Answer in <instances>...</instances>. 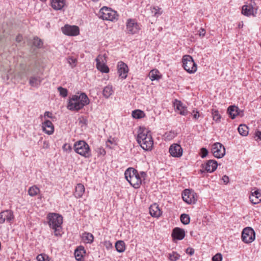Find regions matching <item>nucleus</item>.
<instances>
[{
	"label": "nucleus",
	"instance_id": "a18cd8bd",
	"mask_svg": "<svg viewBox=\"0 0 261 261\" xmlns=\"http://www.w3.org/2000/svg\"><path fill=\"white\" fill-rule=\"evenodd\" d=\"M139 176L141 180H142V182L145 179L147 175L145 172H141L139 173Z\"/></svg>",
	"mask_w": 261,
	"mask_h": 261
},
{
	"label": "nucleus",
	"instance_id": "e433bc0d",
	"mask_svg": "<svg viewBox=\"0 0 261 261\" xmlns=\"http://www.w3.org/2000/svg\"><path fill=\"white\" fill-rule=\"evenodd\" d=\"M67 62L71 67L72 68L75 67L76 66L77 60L76 58L72 57H69L67 58Z\"/></svg>",
	"mask_w": 261,
	"mask_h": 261
},
{
	"label": "nucleus",
	"instance_id": "ea45409f",
	"mask_svg": "<svg viewBox=\"0 0 261 261\" xmlns=\"http://www.w3.org/2000/svg\"><path fill=\"white\" fill-rule=\"evenodd\" d=\"M161 8L159 7H153L151 8V13L153 14L154 16L158 17L161 15L162 13V12L161 11Z\"/></svg>",
	"mask_w": 261,
	"mask_h": 261
},
{
	"label": "nucleus",
	"instance_id": "052dcab7",
	"mask_svg": "<svg viewBox=\"0 0 261 261\" xmlns=\"http://www.w3.org/2000/svg\"><path fill=\"white\" fill-rule=\"evenodd\" d=\"M41 1H42V2H45L46 0H40Z\"/></svg>",
	"mask_w": 261,
	"mask_h": 261
},
{
	"label": "nucleus",
	"instance_id": "4468645a",
	"mask_svg": "<svg viewBox=\"0 0 261 261\" xmlns=\"http://www.w3.org/2000/svg\"><path fill=\"white\" fill-rule=\"evenodd\" d=\"M63 33L68 36H76L79 34V28L75 25H65L62 28Z\"/></svg>",
	"mask_w": 261,
	"mask_h": 261
},
{
	"label": "nucleus",
	"instance_id": "f257e3e1",
	"mask_svg": "<svg viewBox=\"0 0 261 261\" xmlns=\"http://www.w3.org/2000/svg\"><path fill=\"white\" fill-rule=\"evenodd\" d=\"M137 141L145 150H149L152 148L153 141L151 132L145 127H139Z\"/></svg>",
	"mask_w": 261,
	"mask_h": 261
},
{
	"label": "nucleus",
	"instance_id": "412c9836",
	"mask_svg": "<svg viewBox=\"0 0 261 261\" xmlns=\"http://www.w3.org/2000/svg\"><path fill=\"white\" fill-rule=\"evenodd\" d=\"M43 130L48 135H51L54 133V126L50 120H46L42 123Z\"/></svg>",
	"mask_w": 261,
	"mask_h": 261
},
{
	"label": "nucleus",
	"instance_id": "6ab92c4d",
	"mask_svg": "<svg viewBox=\"0 0 261 261\" xmlns=\"http://www.w3.org/2000/svg\"><path fill=\"white\" fill-rule=\"evenodd\" d=\"M117 68L119 76L123 79H125L128 71L127 65L123 62H119L117 65Z\"/></svg>",
	"mask_w": 261,
	"mask_h": 261
},
{
	"label": "nucleus",
	"instance_id": "79ce46f5",
	"mask_svg": "<svg viewBox=\"0 0 261 261\" xmlns=\"http://www.w3.org/2000/svg\"><path fill=\"white\" fill-rule=\"evenodd\" d=\"M58 90L60 93V95L63 97H66L67 96L68 91L66 88L59 87Z\"/></svg>",
	"mask_w": 261,
	"mask_h": 261
},
{
	"label": "nucleus",
	"instance_id": "37998d69",
	"mask_svg": "<svg viewBox=\"0 0 261 261\" xmlns=\"http://www.w3.org/2000/svg\"><path fill=\"white\" fill-rule=\"evenodd\" d=\"M222 255L221 253H217L215 255H214L212 258L213 261H222Z\"/></svg>",
	"mask_w": 261,
	"mask_h": 261
},
{
	"label": "nucleus",
	"instance_id": "423d86ee",
	"mask_svg": "<svg viewBox=\"0 0 261 261\" xmlns=\"http://www.w3.org/2000/svg\"><path fill=\"white\" fill-rule=\"evenodd\" d=\"M99 17L103 20L114 21L118 19L117 12L110 8L103 7L99 12Z\"/></svg>",
	"mask_w": 261,
	"mask_h": 261
},
{
	"label": "nucleus",
	"instance_id": "c03bdc74",
	"mask_svg": "<svg viewBox=\"0 0 261 261\" xmlns=\"http://www.w3.org/2000/svg\"><path fill=\"white\" fill-rule=\"evenodd\" d=\"M208 154V151L205 148H202L200 150V156L202 158H205Z\"/></svg>",
	"mask_w": 261,
	"mask_h": 261
},
{
	"label": "nucleus",
	"instance_id": "bb28decb",
	"mask_svg": "<svg viewBox=\"0 0 261 261\" xmlns=\"http://www.w3.org/2000/svg\"><path fill=\"white\" fill-rule=\"evenodd\" d=\"M85 192V187L82 184H78L75 188L74 196L77 198H81Z\"/></svg>",
	"mask_w": 261,
	"mask_h": 261
},
{
	"label": "nucleus",
	"instance_id": "13d9d810",
	"mask_svg": "<svg viewBox=\"0 0 261 261\" xmlns=\"http://www.w3.org/2000/svg\"><path fill=\"white\" fill-rule=\"evenodd\" d=\"M94 2H97L98 1V0H92Z\"/></svg>",
	"mask_w": 261,
	"mask_h": 261
},
{
	"label": "nucleus",
	"instance_id": "f03ea898",
	"mask_svg": "<svg viewBox=\"0 0 261 261\" xmlns=\"http://www.w3.org/2000/svg\"><path fill=\"white\" fill-rule=\"evenodd\" d=\"M89 99L85 93L74 95L69 99L67 108L71 111H79L89 103Z\"/></svg>",
	"mask_w": 261,
	"mask_h": 261
},
{
	"label": "nucleus",
	"instance_id": "393cba45",
	"mask_svg": "<svg viewBox=\"0 0 261 261\" xmlns=\"http://www.w3.org/2000/svg\"><path fill=\"white\" fill-rule=\"evenodd\" d=\"M86 253L84 247L83 246L78 247L74 251L75 258L78 261H81L84 255Z\"/></svg>",
	"mask_w": 261,
	"mask_h": 261
},
{
	"label": "nucleus",
	"instance_id": "f8f14e48",
	"mask_svg": "<svg viewBox=\"0 0 261 261\" xmlns=\"http://www.w3.org/2000/svg\"><path fill=\"white\" fill-rule=\"evenodd\" d=\"M212 152L215 157L221 158L225 154V149L221 143L217 142L213 145Z\"/></svg>",
	"mask_w": 261,
	"mask_h": 261
},
{
	"label": "nucleus",
	"instance_id": "aec40b11",
	"mask_svg": "<svg viewBox=\"0 0 261 261\" xmlns=\"http://www.w3.org/2000/svg\"><path fill=\"white\" fill-rule=\"evenodd\" d=\"M185 236V232L183 229L179 227H175L173 229L172 237L173 240H182Z\"/></svg>",
	"mask_w": 261,
	"mask_h": 261
},
{
	"label": "nucleus",
	"instance_id": "20e7f679",
	"mask_svg": "<svg viewBox=\"0 0 261 261\" xmlns=\"http://www.w3.org/2000/svg\"><path fill=\"white\" fill-rule=\"evenodd\" d=\"M124 175L126 179L135 189L139 188L142 184V180L140 179L138 171L133 168H128Z\"/></svg>",
	"mask_w": 261,
	"mask_h": 261
},
{
	"label": "nucleus",
	"instance_id": "c85d7f7f",
	"mask_svg": "<svg viewBox=\"0 0 261 261\" xmlns=\"http://www.w3.org/2000/svg\"><path fill=\"white\" fill-rule=\"evenodd\" d=\"M42 80L39 76H33L30 77L29 83L32 86H36L41 83Z\"/></svg>",
	"mask_w": 261,
	"mask_h": 261
},
{
	"label": "nucleus",
	"instance_id": "473e14b6",
	"mask_svg": "<svg viewBox=\"0 0 261 261\" xmlns=\"http://www.w3.org/2000/svg\"><path fill=\"white\" fill-rule=\"evenodd\" d=\"M132 116L135 119H140L145 116V113L140 110H136L132 112Z\"/></svg>",
	"mask_w": 261,
	"mask_h": 261
},
{
	"label": "nucleus",
	"instance_id": "09e8293b",
	"mask_svg": "<svg viewBox=\"0 0 261 261\" xmlns=\"http://www.w3.org/2000/svg\"><path fill=\"white\" fill-rule=\"evenodd\" d=\"M23 40V37L21 35H18L16 37V39H15V40L18 43H20Z\"/></svg>",
	"mask_w": 261,
	"mask_h": 261
},
{
	"label": "nucleus",
	"instance_id": "3c124183",
	"mask_svg": "<svg viewBox=\"0 0 261 261\" xmlns=\"http://www.w3.org/2000/svg\"><path fill=\"white\" fill-rule=\"evenodd\" d=\"M44 117H47L48 118H52V114L48 111H46L44 113Z\"/></svg>",
	"mask_w": 261,
	"mask_h": 261
},
{
	"label": "nucleus",
	"instance_id": "5701e85b",
	"mask_svg": "<svg viewBox=\"0 0 261 261\" xmlns=\"http://www.w3.org/2000/svg\"><path fill=\"white\" fill-rule=\"evenodd\" d=\"M51 5L54 9L60 10L65 5V0H52Z\"/></svg>",
	"mask_w": 261,
	"mask_h": 261
},
{
	"label": "nucleus",
	"instance_id": "5fc2aeb1",
	"mask_svg": "<svg viewBox=\"0 0 261 261\" xmlns=\"http://www.w3.org/2000/svg\"><path fill=\"white\" fill-rule=\"evenodd\" d=\"M243 23H242H242H239V25H238V26H239V28H242V27H243Z\"/></svg>",
	"mask_w": 261,
	"mask_h": 261
},
{
	"label": "nucleus",
	"instance_id": "a19ab883",
	"mask_svg": "<svg viewBox=\"0 0 261 261\" xmlns=\"http://www.w3.org/2000/svg\"><path fill=\"white\" fill-rule=\"evenodd\" d=\"M212 115L213 120L216 122H219L220 121L221 115L219 113V112L217 110H212Z\"/></svg>",
	"mask_w": 261,
	"mask_h": 261
},
{
	"label": "nucleus",
	"instance_id": "f704fd0d",
	"mask_svg": "<svg viewBox=\"0 0 261 261\" xmlns=\"http://www.w3.org/2000/svg\"><path fill=\"white\" fill-rule=\"evenodd\" d=\"M39 192V189L36 186L30 187L28 190L29 195L31 196H35L37 195Z\"/></svg>",
	"mask_w": 261,
	"mask_h": 261
},
{
	"label": "nucleus",
	"instance_id": "58836bf2",
	"mask_svg": "<svg viewBox=\"0 0 261 261\" xmlns=\"http://www.w3.org/2000/svg\"><path fill=\"white\" fill-rule=\"evenodd\" d=\"M180 255L176 252L173 251L172 253L169 254V259L171 261H176L180 257Z\"/></svg>",
	"mask_w": 261,
	"mask_h": 261
},
{
	"label": "nucleus",
	"instance_id": "7ed1b4c3",
	"mask_svg": "<svg viewBox=\"0 0 261 261\" xmlns=\"http://www.w3.org/2000/svg\"><path fill=\"white\" fill-rule=\"evenodd\" d=\"M49 226L54 230L56 236H61L63 217L56 213L49 214L47 216Z\"/></svg>",
	"mask_w": 261,
	"mask_h": 261
},
{
	"label": "nucleus",
	"instance_id": "0eeeda50",
	"mask_svg": "<svg viewBox=\"0 0 261 261\" xmlns=\"http://www.w3.org/2000/svg\"><path fill=\"white\" fill-rule=\"evenodd\" d=\"M183 67L184 69L188 73H195L197 67L196 64L194 62L193 58L190 55H185L182 59Z\"/></svg>",
	"mask_w": 261,
	"mask_h": 261
},
{
	"label": "nucleus",
	"instance_id": "c9c22d12",
	"mask_svg": "<svg viewBox=\"0 0 261 261\" xmlns=\"http://www.w3.org/2000/svg\"><path fill=\"white\" fill-rule=\"evenodd\" d=\"M180 221L185 225L188 224L190 221V218L188 215L182 214L180 216Z\"/></svg>",
	"mask_w": 261,
	"mask_h": 261
},
{
	"label": "nucleus",
	"instance_id": "de8ad7c7",
	"mask_svg": "<svg viewBox=\"0 0 261 261\" xmlns=\"http://www.w3.org/2000/svg\"><path fill=\"white\" fill-rule=\"evenodd\" d=\"M222 179L225 184H228L229 181V177L225 175L223 176Z\"/></svg>",
	"mask_w": 261,
	"mask_h": 261
},
{
	"label": "nucleus",
	"instance_id": "9d476101",
	"mask_svg": "<svg viewBox=\"0 0 261 261\" xmlns=\"http://www.w3.org/2000/svg\"><path fill=\"white\" fill-rule=\"evenodd\" d=\"M106 56L98 55L96 59V67L98 70L103 73H108L109 69L108 67L106 65L105 62L106 61Z\"/></svg>",
	"mask_w": 261,
	"mask_h": 261
},
{
	"label": "nucleus",
	"instance_id": "f3484780",
	"mask_svg": "<svg viewBox=\"0 0 261 261\" xmlns=\"http://www.w3.org/2000/svg\"><path fill=\"white\" fill-rule=\"evenodd\" d=\"M13 219L14 215L13 212L10 210L4 211L0 213V224L4 223L5 220L11 222Z\"/></svg>",
	"mask_w": 261,
	"mask_h": 261
},
{
	"label": "nucleus",
	"instance_id": "dca6fc26",
	"mask_svg": "<svg viewBox=\"0 0 261 261\" xmlns=\"http://www.w3.org/2000/svg\"><path fill=\"white\" fill-rule=\"evenodd\" d=\"M227 113L232 119H234L237 116H239L241 117L244 116V111L239 109V108L236 106H229L227 109Z\"/></svg>",
	"mask_w": 261,
	"mask_h": 261
},
{
	"label": "nucleus",
	"instance_id": "bf43d9fd",
	"mask_svg": "<svg viewBox=\"0 0 261 261\" xmlns=\"http://www.w3.org/2000/svg\"><path fill=\"white\" fill-rule=\"evenodd\" d=\"M108 243L109 245H111V246L112 245V244H111L109 242H106V243Z\"/></svg>",
	"mask_w": 261,
	"mask_h": 261
},
{
	"label": "nucleus",
	"instance_id": "1a4fd4ad",
	"mask_svg": "<svg viewBox=\"0 0 261 261\" xmlns=\"http://www.w3.org/2000/svg\"><path fill=\"white\" fill-rule=\"evenodd\" d=\"M255 237V233L251 227H246L242 231V239L245 243H250L253 242Z\"/></svg>",
	"mask_w": 261,
	"mask_h": 261
},
{
	"label": "nucleus",
	"instance_id": "7c9ffc66",
	"mask_svg": "<svg viewBox=\"0 0 261 261\" xmlns=\"http://www.w3.org/2000/svg\"><path fill=\"white\" fill-rule=\"evenodd\" d=\"M113 88L111 85L106 86L103 90V95L106 98H109L113 93Z\"/></svg>",
	"mask_w": 261,
	"mask_h": 261
},
{
	"label": "nucleus",
	"instance_id": "c756f323",
	"mask_svg": "<svg viewBox=\"0 0 261 261\" xmlns=\"http://www.w3.org/2000/svg\"><path fill=\"white\" fill-rule=\"evenodd\" d=\"M238 130L239 134L243 136H247L248 134L249 128L245 124H240Z\"/></svg>",
	"mask_w": 261,
	"mask_h": 261
},
{
	"label": "nucleus",
	"instance_id": "39448f33",
	"mask_svg": "<svg viewBox=\"0 0 261 261\" xmlns=\"http://www.w3.org/2000/svg\"><path fill=\"white\" fill-rule=\"evenodd\" d=\"M73 148L76 153L86 158H89L91 156L89 146L85 141L80 140L76 142Z\"/></svg>",
	"mask_w": 261,
	"mask_h": 261
},
{
	"label": "nucleus",
	"instance_id": "680f3d73",
	"mask_svg": "<svg viewBox=\"0 0 261 261\" xmlns=\"http://www.w3.org/2000/svg\"><path fill=\"white\" fill-rule=\"evenodd\" d=\"M260 47H261V43H260Z\"/></svg>",
	"mask_w": 261,
	"mask_h": 261
},
{
	"label": "nucleus",
	"instance_id": "b1692460",
	"mask_svg": "<svg viewBox=\"0 0 261 261\" xmlns=\"http://www.w3.org/2000/svg\"><path fill=\"white\" fill-rule=\"evenodd\" d=\"M174 107L177 110L179 111V114L186 116L188 114V111L186 108L184 107L180 101L176 100L174 103Z\"/></svg>",
	"mask_w": 261,
	"mask_h": 261
},
{
	"label": "nucleus",
	"instance_id": "cd10ccee",
	"mask_svg": "<svg viewBox=\"0 0 261 261\" xmlns=\"http://www.w3.org/2000/svg\"><path fill=\"white\" fill-rule=\"evenodd\" d=\"M82 239L84 242L91 244L93 242L94 237L92 233L85 232L82 234Z\"/></svg>",
	"mask_w": 261,
	"mask_h": 261
},
{
	"label": "nucleus",
	"instance_id": "ddd939ff",
	"mask_svg": "<svg viewBox=\"0 0 261 261\" xmlns=\"http://www.w3.org/2000/svg\"><path fill=\"white\" fill-rule=\"evenodd\" d=\"M218 166L217 162L215 160H210L207 161L205 164H203L201 165V167L203 170H200V171L201 173H203L204 171L207 172L212 173L215 171Z\"/></svg>",
	"mask_w": 261,
	"mask_h": 261
},
{
	"label": "nucleus",
	"instance_id": "2f4dec72",
	"mask_svg": "<svg viewBox=\"0 0 261 261\" xmlns=\"http://www.w3.org/2000/svg\"><path fill=\"white\" fill-rule=\"evenodd\" d=\"M115 248L118 252H123L125 250V244L122 241H118L115 244Z\"/></svg>",
	"mask_w": 261,
	"mask_h": 261
},
{
	"label": "nucleus",
	"instance_id": "9b49d317",
	"mask_svg": "<svg viewBox=\"0 0 261 261\" xmlns=\"http://www.w3.org/2000/svg\"><path fill=\"white\" fill-rule=\"evenodd\" d=\"M140 30L139 24L134 19H129L126 22L127 33L131 35L137 34Z\"/></svg>",
	"mask_w": 261,
	"mask_h": 261
},
{
	"label": "nucleus",
	"instance_id": "603ef678",
	"mask_svg": "<svg viewBox=\"0 0 261 261\" xmlns=\"http://www.w3.org/2000/svg\"><path fill=\"white\" fill-rule=\"evenodd\" d=\"M255 136L258 138V139L261 140V132L257 130L255 132Z\"/></svg>",
	"mask_w": 261,
	"mask_h": 261
},
{
	"label": "nucleus",
	"instance_id": "4c0bfd02",
	"mask_svg": "<svg viewBox=\"0 0 261 261\" xmlns=\"http://www.w3.org/2000/svg\"><path fill=\"white\" fill-rule=\"evenodd\" d=\"M33 44L37 48H41L43 45V42L38 37H36L34 38Z\"/></svg>",
	"mask_w": 261,
	"mask_h": 261
},
{
	"label": "nucleus",
	"instance_id": "4d7b16f0",
	"mask_svg": "<svg viewBox=\"0 0 261 261\" xmlns=\"http://www.w3.org/2000/svg\"><path fill=\"white\" fill-rule=\"evenodd\" d=\"M66 145H67L66 144H65L63 146V149L65 150H67V147H66Z\"/></svg>",
	"mask_w": 261,
	"mask_h": 261
},
{
	"label": "nucleus",
	"instance_id": "a878e982",
	"mask_svg": "<svg viewBox=\"0 0 261 261\" xmlns=\"http://www.w3.org/2000/svg\"><path fill=\"white\" fill-rule=\"evenodd\" d=\"M249 199L253 204H257L261 200V194L258 191H255L252 193L249 197Z\"/></svg>",
	"mask_w": 261,
	"mask_h": 261
},
{
	"label": "nucleus",
	"instance_id": "6e6d98bb",
	"mask_svg": "<svg viewBox=\"0 0 261 261\" xmlns=\"http://www.w3.org/2000/svg\"><path fill=\"white\" fill-rule=\"evenodd\" d=\"M69 149L70 151L71 150V149H72L71 147L69 145H68V149Z\"/></svg>",
	"mask_w": 261,
	"mask_h": 261
},
{
	"label": "nucleus",
	"instance_id": "a211bd4d",
	"mask_svg": "<svg viewBox=\"0 0 261 261\" xmlns=\"http://www.w3.org/2000/svg\"><path fill=\"white\" fill-rule=\"evenodd\" d=\"M254 5H255V3L251 1L249 4L244 5L242 7V13L247 16L251 15L254 16V8H253Z\"/></svg>",
	"mask_w": 261,
	"mask_h": 261
},
{
	"label": "nucleus",
	"instance_id": "2eb2a0df",
	"mask_svg": "<svg viewBox=\"0 0 261 261\" xmlns=\"http://www.w3.org/2000/svg\"><path fill=\"white\" fill-rule=\"evenodd\" d=\"M169 152L173 157L179 158L182 155L183 150L180 145L173 144L170 146Z\"/></svg>",
	"mask_w": 261,
	"mask_h": 261
},
{
	"label": "nucleus",
	"instance_id": "4be33fe9",
	"mask_svg": "<svg viewBox=\"0 0 261 261\" xmlns=\"http://www.w3.org/2000/svg\"><path fill=\"white\" fill-rule=\"evenodd\" d=\"M149 213L151 216L154 217H159L162 214V212L160 210L158 205L156 203H154L150 206Z\"/></svg>",
	"mask_w": 261,
	"mask_h": 261
},
{
	"label": "nucleus",
	"instance_id": "864d4df0",
	"mask_svg": "<svg viewBox=\"0 0 261 261\" xmlns=\"http://www.w3.org/2000/svg\"><path fill=\"white\" fill-rule=\"evenodd\" d=\"M199 117V112L196 111L195 114L193 115V118L195 119H197Z\"/></svg>",
	"mask_w": 261,
	"mask_h": 261
},
{
	"label": "nucleus",
	"instance_id": "6e6552de",
	"mask_svg": "<svg viewBox=\"0 0 261 261\" xmlns=\"http://www.w3.org/2000/svg\"><path fill=\"white\" fill-rule=\"evenodd\" d=\"M182 198L188 204H194L197 200L196 193L192 190L186 189L182 194Z\"/></svg>",
	"mask_w": 261,
	"mask_h": 261
},
{
	"label": "nucleus",
	"instance_id": "72a5a7b5",
	"mask_svg": "<svg viewBox=\"0 0 261 261\" xmlns=\"http://www.w3.org/2000/svg\"><path fill=\"white\" fill-rule=\"evenodd\" d=\"M159 71L157 70H152L149 73L150 79L152 81L154 80H158L160 79V76L158 74Z\"/></svg>",
	"mask_w": 261,
	"mask_h": 261
},
{
	"label": "nucleus",
	"instance_id": "8fccbe9b",
	"mask_svg": "<svg viewBox=\"0 0 261 261\" xmlns=\"http://www.w3.org/2000/svg\"><path fill=\"white\" fill-rule=\"evenodd\" d=\"M205 31L203 29H200L199 31V36L203 37L205 35Z\"/></svg>",
	"mask_w": 261,
	"mask_h": 261
},
{
	"label": "nucleus",
	"instance_id": "49530a36",
	"mask_svg": "<svg viewBox=\"0 0 261 261\" xmlns=\"http://www.w3.org/2000/svg\"><path fill=\"white\" fill-rule=\"evenodd\" d=\"M186 253L190 255H192L194 253V249L189 247L186 249Z\"/></svg>",
	"mask_w": 261,
	"mask_h": 261
}]
</instances>
